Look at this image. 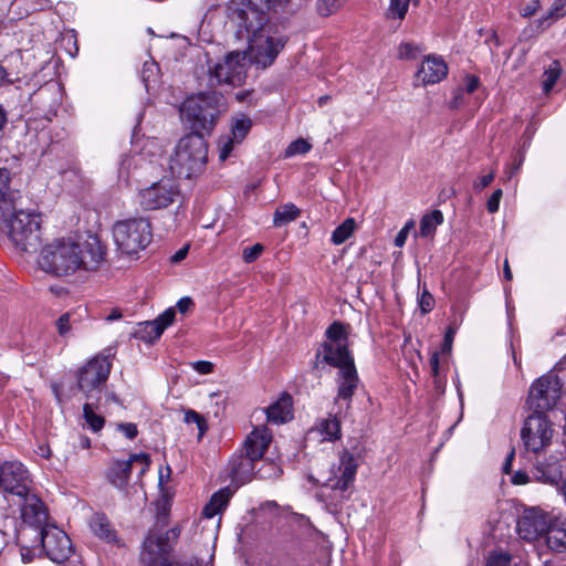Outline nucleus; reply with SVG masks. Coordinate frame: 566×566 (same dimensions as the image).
I'll return each mask as SVG.
<instances>
[{"instance_id": "obj_1", "label": "nucleus", "mask_w": 566, "mask_h": 566, "mask_svg": "<svg viewBox=\"0 0 566 566\" xmlns=\"http://www.w3.org/2000/svg\"><path fill=\"white\" fill-rule=\"evenodd\" d=\"M227 109L224 96L216 91L188 96L180 106V116L191 133L210 135L220 115Z\"/></svg>"}, {"instance_id": "obj_2", "label": "nucleus", "mask_w": 566, "mask_h": 566, "mask_svg": "<svg viewBox=\"0 0 566 566\" xmlns=\"http://www.w3.org/2000/svg\"><path fill=\"white\" fill-rule=\"evenodd\" d=\"M207 159L208 144L203 134L189 133L178 142L170 158V170L179 178L190 179L205 169Z\"/></svg>"}, {"instance_id": "obj_3", "label": "nucleus", "mask_w": 566, "mask_h": 566, "mask_svg": "<svg viewBox=\"0 0 566 566\" xmlns=\"http://www.w3.org/2000/svg\"><path fill=\"white\" fill-rule=\"evenodd\" d=\"M564 369V363L559 361L552 370L532 382L526 399V405L532 412L546 415L557 406L564 386V379L559 373Z\"/></svg>"}, {"instance_id": "obj_4", "label": "nucleus", "mask_w": 566, "mask_h": 566, "mask_svg": "<svg viewBox=\"0 0 566 566\" xmlns=\"http://www.w3.org/2000/svg\"><path fill=\"white\" fill-rule=\"evenodd\" d=\"M0 220L6 222L8 234L12 242L22 251L34 252L38 250L40 238L41 216L33 211L18 209L14 202V209Z\"/></svg>"}, {"instance_id": "obj_5", "label": "nucleus", "mask_w": 566, "mask_h": 566, "mask_svg": "<svg viewBox=\"0 0 566 566\" xmlns=\"http://www.w3.org/2000/svg\"><path fill=\"white\" fill-rule=\"evenodd\" d=\"M114 356V349L107 347L78 369L77 388L84 394L85 398L101 400L103 386L111 374Z\"/></svg>"}, {"instance_id": "obj_6", "label": "nucleus", "mask_w": 566, "mask_h": 566, "mask_svg": "<svg viewBox=\"0 0 566 566\" xmlns=\"http://www.w3.org/2000/svg\"><path fill=\"white\" fill-rule=\"evenodd\" d=\"M113 237L123 253L137 254L151 242V224L148 219L142 217L120 220L113 227Z\"/></svg>"}, {"instance_id": "obj_7", "label": "nucleus", "mask_w": 566, "mask_h": 566, "mask_svg": "<svg viewBox=\"0 0 566 566\" xmlns=\"http://www.w3.org/2000/svg\"><path fill=\"white\" fill-rule=\"evenodd\" d=\"M106 247L92 230L81 232L78 228L73 238V270L96 271L105 260Z\"/></svg>"}, {"instance_id": "obj_8", "label": "nucleus", "mask_w": 566, "mask_h": 566, "mask_svg": "<svg viewBox=\"0 0 566 566\" xmlns=\"http://www.w3.org/2000/svg\"><path fill=\"white\" fill-rule=\"evenodd\" d=\"M0 483L10 506L12 502L22 501V496L33 491L29 471L18 461H7L0 467Z\"/></svg>"}, {"instance_id": "obj_9", "label": "nucleus", "mask_w": 566, "mask_h": 566, "mask_svg": "<svg viewBox=\"0 0 566 566\" xmlns=\"http://www.w3.org/2000/svg\"><path fill=\"white\" fill-rule=\"evenodd\" d=\"M247 55L244 52L232 51L224 55L222 62L209 67V85L220 86L223 84L239 86L247 75Z\"/></svg>"}, {"instance_id": "obj_10", "label": "nucleus", "mask_w": 566, "mask_h": 566, "mask_svg": "<svg viewBox=\"0 0 566 566\" xmlns=\"http://www.w3.org/2000/svg\"><path fill=\"white\" fill-rule=\"evenodd\" d=\"M179 534L176 527L160 534L149 531L143 543L140 562L146 566H171L168 557L171 552L169 541H176Z\"/></svg>"}, {"instance_id": "obj_11", "label": "nucleus", "mask_w": 566, "mask_h": 566, "mask_svg": "<svg viewBox=\"0 0 566 566\" xmlns=\"http://www.w3.org/2000/svg\"><path fill=\"white\" fill-rule=\"evenodd\" d=\"M554 429L546 415L532 412L521 429V439L526 451L539 453L552 442Z\"/></svg>"}, {"instance_id": "obj_12", "label": "nucleus", "mask_w": 566, "mask_h": 566, "mask_svg": "<svg viewBox=\"0 0 566 566\" xmlns=\"http://www.w3.org/2000/svg\"><path fill=\"white\" fill-rule=\"evenodd\" d=\"M40 264L56 276L66 275L71 268V241L61 238L46 244L41 251Z\"/></svg>"}, {"instance_id": "obj_13", "label": "nucleus", "mask_w": 566, "mask_h": 566, "mask_svg": "<svg viewBox=\"0 0 566 566\" xmlns=\"http://www.w3.org/2000/svg\"><path fill=\"white\" fill-rule=\"evenodd\" d=\"M11 505L19 507L21 520L25 524L20 531L33 533L35 536L42 528L50 526L46 523L49 518L46 507L33 491L22 496V501H14Z\"/></svg>"}, {"instance_id": "obj_14", "label": "nucleus", "mask_w": 566, "mask_h": 566, "mask_svg": "<svg viewBox=\"0 0 566 566\" xmlns=\"http://www.w3.org/2000/svg\"><path fill=\"white\" fill-rule=\"evenodd\" d=\"M35 537H38L42 549L52 562L62 564L69 560L71 555V538L64 531L54 525H50L38 532Z\"/></svg>"}, {"instance_id": "obj_15", "label": "nucleus", "mask_w": 566, "mask_h": 566, "mask_svg": "<svg viewBox=\"0 0 566 566\" xmlns=\"http://www.w3.org/2000/svg\"><path fill=\"white\" fill-rule=\"evenodd\" d=\"M266 11L259 10L247 3V8L235 9L232 12V20L238 25L237 34L245 38L248 43H255L256 38L264 33L263 27L266 23Z\"/></svg>"}, {"instance_id": "obj_16", "label": "nucleus", "mask_w": 566, "mask_h": 566, "mask_svg": "<svg viewBox=\"0 0 566 566\" xmlns=\"http://www.w3.org/2000/svg\"><path fill=\"white\" fill-rule=\"evenodd\" d=\"M179 193L170 179H160L149 187L139 190V205L144 210L167 208Z\"/></svg>"}, {"instance_id": "obj_17", "label": "nucleus", "mask_w": 566, "mask_h": 566, "mask_svg": "<svg viewBox=\"0 0 566 566\" xmlns=\"http://www.w3.org/2000/svg\"><path fill=\"white\" fill-rule=\"evenodd\" d=\"M553 516L539 507L524 509L516 521V531L521 538L532 542L546 534Z\"/></svg>"}, {"instance_id": "obj_18", "label": "nucleus", "mask_w": 566, "mask_h": 566, "mask_svg": "<svg viewBox=\"0 0 566 566\" xmlns=\"http://www.w3.org/2000/svg\"><path fill=\"white\" fill-rule=\"evenodd\" d=\"M150 455L148 453H134L127 461L115 460L106 472L108 482L119 490H124L129 481L134 464H139V475H144L150 467Z\"/></svg>"}, {"instance_id": "obj_19", "label": "nucleus", "mask_w": 566, "mask_h": 566, "mask_svg": "<svg viewBox=\"0 0 566 566\" xmlns=\"http://www.w3.org/2000/svg\"><path fill=\"white\" fill-rule=\"evenodd\" d=\"M360 455L357 447L349 451L345 449L339 458V465L336 471L332 470L333 475L328 478L325 485L332 490L346 491L354 483L358 463L357 457Z\"/></svg>"}, {"instance_id": "obj_20", "label": "nucleus", "mask_w": 566, "mask_h": 566, "mask_svg": "<svg viewBox=\"0 0 566 566\" xmlns=\"http://www.w3.org/2000/svg\"><path fill=\"white\" fill-rule=\"evenodd\" d=\"M321 364L343 370V368L349 366V364H355V361L347 343L334 345L325 342L315 354L313 368L318 369Z\"/></svg>"}, {"instance_id": "obj_21", "label": "nucleus", "mask_w": 566, "mask_h": 566, "mask_svg": "<svg viewBox=\"0 0 566 566\" xmlns=\"http://www.w3.org/2000/svg\"><path fill=\"white\" fill-rule=\"evenodd\" d=\"M286 40L282 36H264L260 34L255 43H249L253 52L254 62L263 67L270 66L285 45Z\"/></svg>"}, {"instance_id": "obj_22", "label": "nucleus", "mask_w": 566, "mask_h": 566, "mask_svg": "<svg viewBox=\"0 0 566 566\" xmlns=\"http://www.w3.org/2000/svg\"><path fill=\"white\" fill-rule=\"evenodd\" d=\"M337 395L335 397V403L338 401L346 402V410L350 408L353 396L358 387L359 377L355 364L338 370L337 378Z\"/></svg>"}, {"instance_id": "obj_23", "label": "nucleus", "mask_w": 566, "mask_h": 566, "mask_svg": "<svg viewBox=\"0 0 566 566\" xmlns=\"http://www.w3.org/2000/svg\"><path fill=\"white\" fill-rule=\"evenodd\" d=\"M256 463H259L258 460L241 449V452L239 454H234L229 461V470L232 481L239 484L250 482L256 475Z\"/></svg>"}, {"instance_id": "obj_24", "label": "nucleus", "mask_w": 566, "mask_h": 566, "mask_svg": "<svg viewBox=\"0 0 566 566\" xmlns=\"http://www.w3.org/2000/svg\"><path fill=\"white\" fill-rule=\"evenodd\" d=\"M271 442V430L265 426L256 427L248 434L242 450L260 462L263 459Z\"/></svg>"}, {"instance_id": "obj_25", "label": "nucleus", "mask_w": 566, "mask_h": 566, "mask_svg": "<svg viewBox=\"0 0 566 566\" xmlns=\"http://www.w3.org/2000/svg\"><path fill=\"white\" fill-rule=\"evenodd\" d=\"M448 74V66L441 57H426L416 73V80L422 85L441 82Z\"/></svg>"}, {"instance_id": "obj_26", "label": "nucleus", "mask_w": 566, "mask_h": 566, "mask_svg": "<svg viewBox=\"0 0 566 566\" xmlns=\"http://www.w3.org/2000/svg\"><path fill=\"white\" fill-rule=\"evenodd\" d=\"M545 542L553 552H566V517L553 516L545 534Z\"/></svg>"}, {"instance_id": "obj_27", "label": "nucleus", "mask_w": 566, "mask_h": 566, "mask_svg": "<svg viewBox=\"0 0 566 566\" xmlns=\"http://www.w3.org/2000/svg\"><path fill=\"white\" fill-rule=\"evenodd\" d=\"M534 476L538 482L558 485L563 481L562 464L557 458L549 457L534 467Z\"/></svg>"}, {"instance_id": "obj_28", "label": "nucleus", "mask_w": 566, "mask_h": 566, "mask_svg": "<svg viewBox=\"0 0 566 566\" xmlns=\"http://www.w3.org/2000/svg\"><path fill=\"white\" fill-rule=\"evenodd\" d=\"M312 431L322 434V441L334 442L342 437V422L338 413H328L326 418L317 419Z\"/></svg>"}, {"instance_id": "obj_29", "label": "nucleus", "mask_w": 566, "mask_h": 566, "mask_svg": "<svg viewBox=\"0 0 566 566\" xmlns=\"http://www.w3.org/2000/svg\"><path fill=\"white\" fill-rule=\"evenodd\" d=\"M292 397L284 392L279 400L263 409L269 422L281 424L291 419Z\"/></svg>"}, {"instance_id": "obj_30", "label": "nucleus", "mask_w": 566, "mask_h": 566, "mask_svg": "<svg viewBox=\"0 0 566 566\" xmlns=\"http://www.w3.org/2000/svg\"><path fill=\"white\" fill-rule=\"evenodd\" d=\"M90 527L98 538L107 543L118 541L117 532L104 513H94L90 520Z\"/></svg>"}, {"instance_id": "obj_31", "label": "nucleus", "mask_w": 566, "mask_h": 566, "mask_svg": "<svg viewBox=\"0 0 566 566\" xmlns=\"http://www.w3.org/2000/svg\"><path fill=\"white\" fill-rule=\"evenodd\" d=\"M99 400L86 398L83 406V428L90 429L92 432H99L105 426V418L96 412Z\"/></svg>"}, {"instance_id": "obj_32", "label": "nucleus", "mask_w": 566, "mask_h": 566, "mask_svg": "<svg viewBox=\"0 0 566 566\" xmlns=\"http://www.w3.org/2000/svg\"><path fill=\"white\" fill-rule=\"evenodd\" d=\"M17 541L20 545L21 559L23 563L32 562L36 551L42 548L38 537H35L33 533H27V531H19Z\"/></svg>"}, {"instance_id": "obj_33", "label": "nucleus", "mask_w": 566, "mask_h": 566, "mask_svg": "<svg viewBox=\"0 0 566 566\" xmlns=\"http://www.w3.org/2000/svg\"><path fill=\"white\" fill-rule=\"evenodd\" d=\"M231 497L229 488H222L212 494L209 502L203 507V515L208 518H212L217 514L221 513L227 506Z\"/></svg>"}, {"instance_id": "obj_34", "label": "nucleus", "mask_w": 566, "mask_h": 566, "mask_svg": "<svg viewBox=\"0 0 566 566\" xmlns=\"http://www.w3.org/2000/svg\"><path fill=\"white\" fill-rule=\"evenodd\" d=\"M301 214V210L292 202L282 205L276 208L273 214V226L281 228L294 220Z\"/></svg>"}, {"instance_id": "obj_35", "label": "nucleus", "mask_w": 566, "mask_h": 566, "mask_svg": "<svg viewBox=\"0 0 566 566\" xmlns=\"http://www.w3.org/2000/svg\"><path fill=\"white\" fill-rule=\"evenodd\" d=\"M443 223V214L440 210H432L426 213L420 220L419 232L421 237H432L437 227Z\"/></svg>"}, {"instance_id": "obj_36", "label": "nucleus", "mask_w": 566, "mask_h": 566, "mask_svg": "<svg viewBox=\"0 0 566 566\" xmlns=\"http://www.w3.org/2000/svg\"><path fill=\"white\" fill-rule=\"evenodd\" d=\"M252 128V120L245 114L234 117L231 124V134L235 143H241Z\"/></svg>"}, {"instance_id": "obj_37", "label": "nucleus", "mask_w": 566, "mask_h": 566, "mask_svg": "<svg viewBox=\"0 0 566 566\" xmlns=\"http://www.w3.org/2000/svg\"><path fill=\"white\" fill-rule=\"evenodd\" d=\"M356 229V221L354 218L345 219L332 233L331 241L335 245L343 244L348 240Z\"/></svg>"}, {"instance_id": "obj_38", "label": "nucleus", "mask_w": 566, "mask_h": 566, "mask_svg": "<svg viewBox=\"0 0 566 566\" xmlns=\"http://www.w3.org/2000/svg\"><path fill=\"white\" fill-rule=\"evenodd\" d=\"M8 180L4 174L0 170V217H6L11 209H14V195L7 193Z\"/></svg>"}, {"instance_id": "obj_39", "label": "nucleus", "mask_w": 566, "mask_h": 566, "mask_svg": "<svg viewBox=\"0 0 566 566\" xmlns=\"http://www.w3.org/2000/svg\"><path fill=\"white\" fill-rule=\"evenodd\" d=\"M175 310L169 307L153 321V331H155V337H160L163 335L164 331L175 321Z\"/></svg>"}, {"instance_id": "obj_40", "label": "nucleus", "mask_w": 566, "mask_h": 566, "mask_svg": "<svg viewBox=\"0 0 566 566\" xmlns=\"http://www.w3.org/2000/svg\"><path fill=\"white\" fill-rule=\"evenodd\" d=\"M325 334L331 344L338 345L347 343L345 325L340 322L332 323Z\"/></svg>"}, {"instance_id": "obj_41", "label": "nucleus", "mask_w": 566, "mask_h": 566, "mask_svg": "<svg viewBox=\"0 0 566 566\" xmlns=\"http://www.w3.org/2000/svg\"><path fill=\"white\" fill-rule=\"evenodd\" d=\"M282 468L274 461H263L262 465L256 470V478L266 480L281 476Z\"/></svg>"}, {"instance_id": "obj_42", "label": "nucleus", "mask_w": 566, "mask_h": 566, "mask_svg": "<svg viewBox=\"0 0 566 566\" xmlns=\"http://www.w3.org/2000/svg\"><path fill=\"white\" fill-rule=\"evenodd\" d=\"M410 0H389L387 15L391 19L402 20L409 9Z\"/></svg>"}, {"instance_id": "obj_43", "label": "nucleus", "mask_w": 566, "mask_h": 566, "mask_svg": "<svg viewBox=\"0 0 566 566\" xmlns=\"http://www.w3.org/2000/svg\"><path fill=\"white\" fill-rule=\"evenodd\" d=\"M555 67H549L544 72L543 91L548 93L557 82L560 75V67L557 61H554Z\"/></svg>"}, {"instance_id": "obj_44", "label": "nucleus", "mask_w": 566, "mask_h": 566, "mask_svg": "<svg viewBox=\"0 0 566 566\" xmlns=\"http://www.w3.org/2000/svg\"><path fill=\"white\" fill-rule=\"evenodd\" d=\"M184 421L186 423H196L200 433V437L207 431L208 424L206 419L192 409H187L185 411Z\"/></svg>"}, {"instance_id": "obj_45", "label": "nucleus", "mask_w": 566, "mask_h": 566, "mask_svg": "<svg viewBox=\"0 0 566 566\" xmlns=\"http://www.w3.org/2000/svg\"><path fill=\"white\" fill-rule=\"evenodd\" d=\"M512 557L509 553L493 551L486 558L485 566H510Z\"/></svg>"}, {"instance_id": "obj_46", "label": "nucleus", "mask_w": 566, "mask_h": 566, "mask_svg": "<svg viewBox=\"0 0 566 566\" xmlns=\"http://www.w3.org/2000/svg\"><path fill=\"white\" fill-rule=\"evenodd\" d=\"M310 149H311V145L306 140L300 138V139L292 142L287 146V148L285 150V155L287 157H291V156L298 155V154H306Z\"/></svg>"}, {"instance_id": "obj_47", "label": "nucleus", "mask_w": 566, "mask_h": 566, "mask_svg": "<svg viewBox=\"0 0 566 566\" xmlns=\"http://www.w3.org/2000/svg\"><path fill=\"white\" fill-rule=\"evenodd\" d=\"M157 71H158V66L154 61L144 63L143 71H142V80L145 84L146 90L149 88L150 82L155 81Z\"/></svg>"}, {"instance_id": "obj_48", "label": "nucleus", "mask_w": 566, "mask_h": 566, "mask_svg": "<svg viewBox=\"0 0 566 566\" xmlns=\"http://www.w3.org/2000/svg\"><path fill=\"white\" fill-rule=\"evenodd\" d=\"M263 251L264 247L261 243H255L243 249L242 259L245 263H252L259 259Z\"/></svg>"}, {"instance_id": "obj_49", "label": "nucleus", "mask_w": 566, "mask_h": 566, "mask_svg": "<svg viewBox=\"0 0 566 566\" xmlns=\"http://www.w3.org/2000/svg\"><path fill=\"white\" fill-rule=\"evenodd\" d=\"M419 307L423 314H427L433 310L434 306V300L432 294L423 287L421 294L418 298Z\"/></svg>"}, {"instance_id": "obj_50", "label": "nucleus", "mask_w": 566, "mask_h": 566, "mask_svg": "<svg viewBox=\"0 0 566 566\" xmlns=\"http://www.w3.org/2000/svg\"><path fill=\"white\" fill-rule=\"evenodd\" d=\"M139 326L140 327L138 329V337L142 340L151 344L159 338V337H155V335H154L155 331H153V321L144 322Z\"/></svg>"}, {"instance_id": "obj_51", "label": "nucleus", "mask_w": 566, "mask_h": 566, "mask_svg": "<svg viewBox=\"0 0 566 566\" xmlns=\"http://www.w3.org/2000/svg\"><path fill=\"white\" fill-rule=\"evenodd\" d=\"M289 0H248L250 6L258 8L259 10L270 11L276 9V7L286 3Z\"/></svg>"}, {"instance_id": "obj_52", "label": "nucleus", "mask_w": 566, "mask_h": 566, "mask_svg": "<svg viewBox=\"0 0 566 566\" xmlns=\"http://www.w3.org/2000/svg\"><path fill=\"white\" fill-rule=\"evenodd\" d=\"M342 0H318L317 9L321 15L332 14L339 6Z\"/></svg>"}, {"instance_id": "obj_53", "label": "nucleus", "mask_w": 566, "mask_h": 566, "mask_svg": "<svg viewBox=\"0 0 566 566\" xmlns=\"http://www.w3.org/2000/svg\"><path fill=\"white\" fill-rule=\"evenodd\" d=\"M418 48L411 43H401L399 45V57L406 60H413L417 57Z\"/></svg>"}, {"instance_id": "obj_54", "label": "nucleus", "mask_w": 566, "mask_h": 566, "mask_svg": "<svg viewBox=\"0 0 566 566\" xmlns=\"http://www.w3.org/2000/svg\"><path fill=\"white\" fill-rule=\"evenodd\" d=\"M503 196L502 189H496L493 191L491 197L486 201V209L490 213H495L499 211L500 208V201Z\"/></svg>"}, {"instance_id": "obj_55", "label": "nucleus", "mask_w": 566, "mask_h": 566, "mask_svg": "<svg viewBox=\"0 0 566 566\" xmlns=\"http://www.w3.org/2000/svg\"><path fill=\"white\" fill-rule=\"evenodd\" d=\"M117 430L129 440H134L138 434L137 426L133 422L117 423Z\"/></svg>"}, {"instance_id": "obj_56", "label": "nucleus", "mask_w": 566, "mask_h": 566, "mask_svg": "<svg viewBox=\"0 0 566 566\" xmlns=\"http://www.w3.org/2000/svg\"><path fill=\"white\" fill-rule=\"evenodd\" d=\"M566 14V0H555L548 11V17L559 19Z\"/></svg>"}, {"instance_id": "obj_57", "label": "nucleus", "mask_w": 566, "mask_h": 566, "mask_svg": "<svg viewBox=\"0 0 566 566\" xmlns=\"http://www.w3.org/2000/svg\"><path fill=\"white\" fill-rule=\"evenodd\" d=\"M454 334H455L454 328L452 326H449L444 334L443 343L441 345V352L443 354L451 353Z\"/></svg>"}, {"instance_id": "obj_58", "label": "nucleus", "mask_w": 566, "mask_h": 566, "mask_svg": "<svg viewBox=\"0 0 566 566\" xmlns=\"http://www.w3.org/2000/svg\"><path fill=\"white\" fill-rule=\"evenodd\" d=\"M413 227V222H408L396 235L395 245L401 248L405 245L410 228Z\"/></svg>"}, {"instance_id": "obj_59", "label": "nucleus", "mask_w": 566, "mask_h": 566, "mask_svg": "<svg viewBox=\"0 0 566 566\" xmlns=\"http://www.w3.org/2000/svg\"><path fill=\"white\" fill-rule=\"evenodd\" d=\"M192 367L196 371L202 375H208L213 370V364L208 360H197L192 363Z\"/></svg>"}, {"instance_id": "obj_60", "label": "nucleus", "mask_w": 566, "mask_h": 566, "mask_svg": "<svg viewBox=\"0 0 566 566\" xmlns=\"http://www.w3.org/2000/svg\"><path fill=\"white\" fill-rule=\"evenodd\" d=\"M494 177H495L494 172H490L488 175L480 177L479 180L473 184L474 190L475 191L483 190L484 188H486L488 186L491 185V182L494 180Z\"/></svg>"}, {"instance_id": "obj_61", "label": "nucleus", "mask_w": 566, "mask_h": 566, "mask_svg": "<svg viewBox=\"0 0 566 566\" xmlns=\"http://www.w3.org/2000/svg\"><path fill=\"white\" fill-rule=\"evenodd\" d=\"M539 8V0H532L521 10V15L524 18H530L534 15Z\"/></svg>"}, {"instance_id": "obj_62", "label": "nucleus", "mask_w": 566, "mask_h": 566, "mask_svg": "<svg viewBox=\"0 0 566 566\" xmlns=\"http://www.w3.org/2000/svg\"><path fill=\"white\" fill-rule=\"evenodd\" d=\"M511 482L514 485H524L530 482V476L526 471L517 470L512 474Z\"/></svg>"}, {"instance_id": "obj_63", "label": "nucleus", "mask_w": 566, "mask_h": 566, "mask_svg": "<svg viewBox=\"0 0 566 566\" xmlns=\"http://www.w3.org/2000/svg\"><path fill=\"white\" fill-rule=\"evenodd\" d=\"M57 331L61 336H64L70 329V314L64 313L56 322Z\"/></svg>"}, {"instance_id": "obj_64", "label": "nucleus", "mask_w": 566, "mask_h": 566, "mask_svg": "<svg viewBox=\"0 0 566 566\" xmlns=\"http://www.w3.org/2000/svg\"><path fill=\"white\" fill-rule=\"evenodd\" d=\"M480 84V80L475 75H468L465 77V87L463 88V93L472 94L476 91L478 86Z\"/></svg>"}]
</instances>
